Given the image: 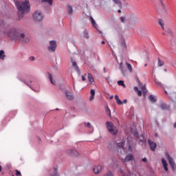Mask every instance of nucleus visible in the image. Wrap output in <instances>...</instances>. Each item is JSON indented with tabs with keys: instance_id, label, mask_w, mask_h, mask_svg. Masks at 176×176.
<instances>
[{
	"instance_id": "1",
	"label": "nucleus",
	"mask_w": 176,
	"mask_h": 176,
	"mask_svg": "<svg viewBox=\"0 0 176 176\" xmlns=\"http://www.w3.org/2000/svg\"><path fill=\"white\" fill-rule=\"evenodd\" d=\"M15 6H16V9L18 10L17 14L19 20H21V19L24 17V14H25V13H28V12L31 10V6L28 1H16L15 2Z\"/></svg>"
},
{
	"instance_id": "2",
	"label": "nucleus",
	"mask_w": 176,
	"mask_h": 176,
	"mask_svg": "<svg viewBox=\"0 0 176 176\" xmlns=\"http://www.w3.org/2000/svg\"><path fill=\"white\" fill-rule=\"evenodd\" d=\"M8 35L12 41H16V42H19V43H27V42H30V38H25L24 34H20V32L14 28L10 30Z\"/></svg>"
},
{
	"instance_id": "3",
	"label": "nucleus",
	"mask_w": 176,
	"mask_h": 176,
	"mask_svg": "<svg viewBox=\"0 0 176 176\" xmlns=\"http://www.w3.org/2000/svg\"><path fill=\"white\" fill-rule=\"evenodd\" d=\"M106 127L110 133L111 135H116L118 133H119V130L118 129V127L113 124L112 122H106Z\"/></svg>"
},
{
	"instance_id": "4",
	"label": "nucleus",
	"mask_w": 176,
	"mask_h": 176,
	"mask_svg": "<svg viewBox=\"0 0 176 176\" xmlns=\"http://www.w3.org/2000/svg\"><path fill=\"white\" fill-rule=\"evenodd\" d=\"M33 18L35 21H42L43 20V14H42V12L37 10L34 13Z\"/></svg>"
},
{
	"instance_id": "5",
	"label": "nucleus",
	"mask_w": 176,
	"mask_h": 176,
	"mask_svg": "<svg viewBox=\"0 0 176 176\" xmlns=\"http://www.w3.org/2000/svg\"><path fill=\"white\" fill-rule=\"evenodd\" d=\"M166 159L167 160H168V163L170 166V168H172V170H173V171H175L176 165H175V162H174V160L170 156V154L168 153H166Z\"/></svg>"
},
{
	"instance_id": "6",
	"label": "nucleus",
	"mask_w": 176,
	"mask_h": 176,
	"mask_svg": "<svg viewBox=\"0 0 176 176\" xmlns=\"http://www.w3.org/2000/svg\"><path fill=\"white\" fill-rule=\"evenodd\" d=\"M131 133H132V134H133L134 137H136V138L138 139V141H139L140 142H144V135H138V131L137 130H134L133 129H131Z\"/></svg>"
},
{
	"instance_id": "7",
	"label": "nucleus",
	"mask_w": 176,
	"mask_h": 176,
	"mask_svg": "<svg viewBox=\"0 0 176 176\" xmlns=\"http://www.w3.org/2000/svg\"><path fill=\"white\" fill-rule=\"evenodd\" d=\"M57 47V43L55 41H51L50 42V46L48 47L49 52H56V49Z\"/></svg>"
},
{
	"instance_id": "8",
	"label": "nucleus",
	"mask_w": 176,
	"mask_h": 176,
	"mask_svg": "<svg viewBox=\"0 0 176 176\" xmlns=\"http://www.w3.org/2000/svg\"><path fill=\"white\" fill-rule=\"evenodd\" d=\"M160 3V10L161 12H167V10L166 9V4L164 3V0H158Z\"/></svg>"
},
{
	"instance_id": "9",
	"label": "nucleus",
	"mask_w": 176,
	"mask_h": 176,
	"mask_svg": "<svg viewBox=\"0 0 176 176\" xmlns=\"http://www.w3.org/2000/svg\"><path fill=\"white\" fill-rule=\"evenodd\" d=\"M148 144L150 146L151 150L153 151V152H155V151L157 146V144L151 140H148Z\"/></svg>"
},
{
	"instance_id": "10",
	"label": "nucleus",
	"mask_w": 176,
	"mask_h": 176,
	"mask_svg": "<svg viewBox=\"0 0 176 176\" xmlns=\"http://www.w3.org/2000/svg\"><path fill=\"white\" fill-rule=\"evenodd\" d=\"M138 85L139 87H140L142 91L143 92L144 96L148 93V90H146V87L141 82V81L138 80Z\"/></svg>"
},
{
	"instance_id": "11",
	"label": "nucleus",
	"mask_w": 176,
	"mask_h": 176,
	"mask_svg": "<svg viewBox=\"0 0 176 176\" xmlns=\"http://www.w3.org/2000/svg\"><path fill=\"white\" fill-rule=\"evenodd\" d=\"M67 153L69 156H74L76 157H78V156H79V153H78V151H76L75 150H68L67 151Z\"/></svg>"
},
{
	"instance_id": "12",
	"label": "nucleus",
	"mask_w": 176,
	"mask_h": 176,
	"mask_svg": "<svg viewBox=\"0 0 176 176\" xmlns=\"http://www.w3.org/2000/svg\"><path fill=\"white\" fill-rule=\"evenodd\" d=\"M102 170V166L101 165H98L97 166H95L93 169V171L94 174H100Z\"/></svg>"
},
{
	"instance_id": "13",
	"label": "nucleus",
	"mask_w": 176,
	"mask_h": 176,
	"mask_svg": "<svg viewBox=\"0 0 176 176\" xmlns=\"http://www.w3.org/2000/svg\"><path fill=\"white\" fill-rule=\"evenodd\" d=\"M124 145H126V142L124 140H122L121 142L117 143L118 148L122 149V151H126V147H124Z\"/></svg>"
},
{
	"instance_id": "14",
	"label": "nucleus",
	"mask_w": 176,
	"mask_h": 176,
	"mask_svg": "<svg viewBox=\"0 0 176 176\" xmlns=\"http://www.w3.org/2000/svg\"><path fill=\"white\" fill-rule=\"evenodd\" d=\"M134 160V156H133V154L129 153L128 154L126 157L124 159V162H133Z\"/></svg>"
},
{
	"instance_id": "15",
	"label": "nucleus",
	"mask_w": 176,
	"mask_h": 176,
	"mask_svg": "<svg viewBox=\"0 0 176 176\" xmlns=\"http://www.w3.org/2000/svg\"><path fill=\"white\" fill-rule=\"evenodd\" d=\"M72 67H74L76 72L78 74H80V69H79V67H78V64L76 63V62L72 59Z\"/></svg>"
},
{
	"instance_id": "16",
	"label": "nucleus",
	"mask_w": 176,
	"mask_h": 176,
	"mask_svg": "<svg viewBox=\"0 0 176 176\" xmlns=\"http://www.w3.org/2000/svg\"><path fill=\"white\" fill-rule=\"evenodd\" d=\"M162 163L163 164V167H164V169L165 170V171H168V168L167 167L168 164L164 158L162 159Z\"/></svg>"
},
{
	"instance_id": "17",
	"label": "nucleus",
	"mask_w": 176,
	"mask_h": 176,
	"mask_svg": "<svg viewBox=\"0 0 176 176\" xmlns=\"http://www.w3.org/2000/svg\"><path fill=\"white\" fill-rule=\"evenodd\" d=\"M65 96L67 100H74V96H72V94L69 91H65Z\"/></svg>"
},
{
	"instance_id": "18",
	"label": "nucleus",
	"mask_w": 176,
	"mask_h": 176,
	"mask_svg": "<svg viewBox=\"0 0 176 176\" xmlns=\"http://www.w3.org/2000/svg\"><path fill=\"white\" fill-rule=\"evenodd\" d=\"M148 100L151 101V102H152L153 104L156 102V101H157V99L156 98V97H155V96L153 95H150L148 96Z\"/></svg>"
},
{
	"instance_id": "19",
	"label": "nucleus",
	"mask_w": 176,
	"mask_h": 176,
	"mask_svg": "<svg viewBox=\"0 0 176 176\" xmlns=\"http://www.w3.org/2000/svg\"><path fill=\"white\" fill-rule=\"evenodd\" d=\"M115 100H116V103L118 104V105H123V102L120 100V99L119 98V96L116 95Z\"/></svg>"
},
{
	"instance_id": "20",
	"label": "nucleus",
	"mask_w": 176,
	"mask_h": 176,
	"mask_svg": "<svg viewBox=\"0 0 176 176\" xmlns=\"http://www.w3.org/2000/svg\"><path fill=\"white\" fill-rule=\"evenodd\" d=\"M67 12L68 14L71 15L72 13H74V8H72V6L70 5L67 6Z\"/></svg>"
},
{
	"instance_id": "21",
	"label": "nucleus",
	"mask_w": 176,
	"mask_h": 176,
	"mask_svg": "<svg viewBox=\"0 0 176 176\" xmlns=\"http://www.w3.org/2000/svg\"><path fill=\"white\" fill-rule=\"evenodd\" d=\"M113 1L114 2V3H116V5H118V8H120V9H122V2L120 1V0H113Z\"/></svg>"
},
{
	"instance_id": "22",
	"label": "nucleus",
	"mask_w": 176,
	"mask_h": 176,
	"mask_svg": "<svg viewBox=\"0 0 176 176\" xmlns=\"http://www.w3.org/2000/svg\"><path fill=\"white\" fill-rule=\"evenodd\" d=\"M88 80L90 83H93V82H94V77H93V75L90 73L88 74Z\"/></svg>"
},
{
	"instance_id": "23",
	"label": "nucleus",
	"mask_w": 176,
	"mask_h": 176,
	"mask_svg": "<svg viewBox=\"0 0 176 176\" xmlns=\"http://www.w3.org/2000/svg\"><path fill=\"white\" fill-rule=\"evenodd\" d=\"M49 79L52 85H56V81L53 80V76L52 74L48 73Z\"/></svg>"
},
{
	"instance_id": "24",
	"label": "nucleus",
	"mask_w": 176,
	"mask_h": 176,
	"mask_svg": "<svg viewBox=\"0 0 176 176\" xmlns=\"http://www.w3.org/2000/svg\"><path fill=\"white\" fill-rule=\"evenodd\" d=\"M42 2H45V3H47L49 6H52L53 5V0H42Z\"/></svg>"
},
{
	"instance_id": "25",
	"label": "nucleus",
	"mask_w": 176,
	"mask_h": 176,
	"mask_svg": "<svg viewBox=\"0 0 176 176\" xmlns=\"http://www.w3.org/2000/svg\"><path fill=\"white\" fill-rule=\"evenodd\" d=\"M5 57V52L3 50H0V60H4Z\"/></svg>"
},
{
	"instance_id": "26",
	"label": "nucleus",
	"mask_w": 176,
	"mask_h": 176,
	"mask_svg": "<svg viewBox=\"0 0 176 176\" xmlns=\"http://www.w3.org/2000/svg\"><path fill=\"white\" fill-rule=\"evenodd\" d=\"M126 65L127 69H129V72H133V67H131V64L129 63H126Z\"/></svg>"
},
{
	"instance_id": "27",
	"label": "nucleus",
	"mask_w": 176,
	"mask_h": 176,
	"mask_svg": "<svg viewBox=\"0 0 176 176\" xmlns=\"http://www.w3.org/2000/svg\"><path fill=\"white\" fill-rule=\"evenodd\" d=\"M91 24H92L93 27H94V28H97V27H98L97 23H96V21H94L93 17H91Z\"/></svg>"
},
{
	"instance_id": "28",
	"label": "nucleus",
	"mask_w": 176,
	"mask_h": 176,
	"mask_svg": "<svg viewBox=\"0 0 176 176\" xmlns=\"http://www.w3.org/2000/svg\"><path fill=\"white\" fill-rule=\"evenodd\" d=\"M118 86H122V87H126V85H124V81L119 80L118 81Z\"/></svg>"
},
{
	"instance_id": "29",
	"label": "nucleus",
	"mask_w": 176,
	"mask_h": 176,
	"mask_svg": "<svg viewBox=\"0 0 176 176\" xmlns=\"http://www.w3.org/2000/svg\"><path fill=\"white\" fill-rule=\"evenodd\" d=\"M164 65V62L160 60V58H158V67H163Z\"/></svg>"
},
{
	"instance_id": "30",
	"label": "nucleus",
	"mask_w": 176,
	"mask_h": 176,
	"mask_svg": "<svg viewBox=\"0 0 176 176\" xmlns=\"http://www.w3.org/2000/svg\"><path fill=\"white\" fill-rule=\"evenodd\" d=\"M121 45H122V47H125V48L126 47V42L124 41V37H122L121 38Z\"/></svg>"
},
{
	"instance_id": "31",
	"label": "nucleus",
	"mask_w": 176,
	"mask_h": 176,
	"mask_svg": "<svg viewBox=\"0 0 176 176\" xmlns=\"http://www.w3.org/2000/svg\"><path fill=\"white\" fill-rule=\"evenodd\" d=\"M160 108H161V109H163V110L167 109V104H166V103H161Z\"/></svg>"
},
{
	"instance_id": "32",
	"label": "nucleus",
	"mask_w": 176,
	"mask_h": 176,
	"mask_svg": "<svg viewBox=\"0 0 176 176\" xmlns=\"http://www.w3.org/2000/svg\"><path fill=\"white\" fill-rule=\"evenodd\" d=\"M105 110H106V113L109 115V116H111V109L108 106H106Z\"/></svg>"
},
{
	"instance_id": "33",
	"label": "nucleus",
	"mask_w": 176,
	"mask_h": 176,
	"mask_svg": "<svg viewBox=\"0 0 176 176\" xmlns=\"http://www.w3.org/2000/svg\"><path fill=\"white\" fill-rule=\"evenodd\" d=\"M159 24H160V25H161L162 30H164V23H163V20L160 19Z\"/></svg>"
},
{
	"instance_id": "34",
	"label": "nucleus",
	"mask_w": 176,
	"mask_h": 176,
	"mask_svg": "<svg viewBox=\"0 0 176 176\" xmlns=\"http://www.w3.org/2000/svg\"><path fill=\"white\" fill-rule=\"evenodd\" d=\"M84 37L89 39V32L86 30L84 31Z\"/></svg>"
},
{
	"instance_id": "35",
	"label": "nucleus",
	"mask_w": 176,
	"mask_h": 176,
	"mask_svg": "<svg viewBox=\"0 0 176 176\" xmlns=\"http://www.w3.org/2000/svg\"><path fill=\"white\" fill-rule=\"evenodd\" d=\"M51 176H58V173H57V168H54V173L51 175Z\"/></svg>"
},
{
	"instance_id": "36",
	"label": "nucleus",
	"mask_w": 176,
	"mask_h": 176,
	"mask_svg": "<svg viewBox=\"0 0 176 176\" xmlns=\"http://www.w3.org/2000/svg\"><path fill=\"white\" fill-rule=\"evenodd\" d=\"M85 127H88V129H91V124L89 122L85 123Z\"/></svg>"
},
{
	"instance_id": "37",
	"label": "nucleus",
	"mask_w": 176,
	"mask_h": 176,
	"mask_svg": "<svg viewBox=\"0 0 176 176\" xmlns=\"http://www.w3.org/2000/svg\"><path fill=\"white\" fill-rule=\"evenodd\" d=\"M91 96H96V91L94 89H91L90 91Z\"/></svg>"
},
{
	"instance_id": "38",
	"label": "nucleus",
	"mask_w": 176,
	"mask_h": 176,
	"mask_svg": "<svg viewBox=\"0 0 176 176\" xmlns=\"http://www.w3.org/2000/svg\"><path fill=\"white\" fill-rule=\"evenodd\" d=\"M137 93H138V96H139V97H141V96H142V91L139 90L137 91Z\"/></svg>"
},
{
	"instance_id": "39",
	"label": "nucleus",
	"mask_w": 176,
	"mask_h": 176,
	"mask_svg": "<svg viewBox=\"0 0 176 176\" xmlns=\"http://www.w3.org/2000/svg\"><path fill=\"white\" fill-rule=\"evenodd\" d=\"M128 150L129 151V152L133 151V147L131 146V145H129Z\"/></svg>"
},
{
	"instance_id": "40",
	"label": "nucleus",
	"mask_w": 176,
	"mask_h": 176,
	"mask_svg": "<svg viewBox=\"0 0 176 176\" xmlns=\"http://www.w3.org/2000/svg\"><path fill=\"white\" fill-rule=\"evenodd\" d=\"M15 171H16V176H20V175H21V173H20V171H19V170H16Z\"/></svg>"
},
{
	"instance_id": "41",
	"label": "nucleus",
	"mask_w": 176,
	"mask_h": 176,
	"mask_svg": "<svg viewBox=\"0 0 176 176\" xmlns=\"http://www.w3.org/2000/svg\"><path fill=\"white\" fill-rule=\"evenodd\" d=\"M120 20L121 23H124V16H121L120 18Z\"/></svg>"
},
{
	"instance_id": "42",
	"label": "nucleus",
	"mask_w": 176,
	"mask_h": 176,
	"mask_svg": "<svg viewBox=\"0 0 176 176\" xmlns=\"http://www.w3.org/2000/svg\"><path fill=\"white\" fill-rule=\"evenodd\" d=\"M94 100V96L91 95V96L89 97V100L93 101Z\"/></svg>"
},
{
	"instance_id": "43",
	"label": "nucleus",
	"mask_w": 176,
	"mask_h": 176,
	"mask_svg": "<svg viewBox=\"0 0 176 176\" xmlns=\"http://www.w3.org/2000/svg\"><path fill=\"white\" fill-rule=\"evenodd\" d=\"M142 162H144V163H146L148 162V160L146 158H143L142 160Z\"/></svg>"
},
{
	"instance_id": "44",
	"label": "nucleus",
	"mask_w": 176,
	"mask_h": 176,
	"mask_svg": "<svg viewBox=\"0 0 176 176\" xmlns=\"http://www.w3.org/2000/svg\"><path fill=\"white\" fill-rule=\"evenodd\" d=\"M30 61H34V60H35V57L31 56V57L30 58Z\"/></svg>"
},
{
	"instance_id": "45",
	"label": "nucleus",
	"mask_w": 176,
	"mask_h": 176,
	"mask_svg": "<svg viewBox=\"0 0 176 176\" xmlns=\"http://www.w3.org/2000/svg\"><path fill=\"white\" fill-rule=\"evenodd\" d=\"M82 80L83 82H85V80H86V78H85L84 76H82Z\"/></svg>"
},
{
	"instance_id": "46",
	"label": "nucleus",
	"mask_w": 176,
	"mask_h": 176,
	"mask_svg": "<svg viewBox=\"0 0 176 176\" xmlns=\"http://www.w3.org/2000/svg\"><path fill=\"white\" fill-rule=\"evenodd\" d=\"M134 90H135V91H139L138 87H134Z\"/></svg>"
},
{
	"instance_id": "47",
	"label": "nucleus",
	"mask_w": 176,
	"mask_h": 176,
	"mask_svg": "<svg viewBox=\"0 0 176 176\" xmlns=\"http://www.w3.org/2000/svg\"><path fill=\"white\" fill-rule=\"evenodd\" d=\"M122 104H127V100H124L123 101H122Z\"/></svg>"
},
{
	"instance_id": "48",
	"label": "nucleus",
	"mask_w": 176,
	"mask_h": 176,
	"mask_svg": "<svg viewBox=\"0 0 176 176\" xmlns=\"http://www.w3.org/2000/svg\"><path fill=\"white\" fill-rule=\"evenodd\" d=\"M120 173H121V174H122V175H124V172H123V170H120Z\"/></svg>"
},
{
	"instance_id": "49",
	"label": "nucleus",
	"mask_w": 176,
	"mask_h": 176,
	"mask_svg": "<svg viewBox=\"0 0 176 176\" xmlns=\"http://www.w3.org/2000/svg\"><path fill=\"white\" fill-rule=\"evenodd\" d=\"M101 43H102V45H105V41H102L101 42Z\"/></svg>"
},
{
	"instance_id": "50",
	"label": "nucleus",
	"mask_w": 176,
	"mask_h": 176,
	"mask_svg": "<svg viewBox=\"0 0 176 176\" xmlns=\"http://www.w3.org/2000/svg\"><path fill=\"white\" fill-rule=\"evenodd\" d=\"M118 13H122V10H118Z\"/></svg>"
},
{
	"instance_id": "51",
	"label": "nucleus",
	"mask_w": 176,
	"mask_h": 176,
	"mask_svg": "<svg viewBox=\"0 0 176 176\" xmlns=\"http://www.w3.org/2000/svg\"><path fill=\"white\" fill-rule=\"evenodd\" d=\"M2 171V166L0 165V172Z\"/></svg>"
},
{
	"instance_id": "52",
	"label": "nucleus",
	"mask_w": 176,
	"mask_h": 176,
	"mask_svg": "<svg viewBox=\"0 0 176 176\" xmlns=\"http://www.w3.org/2000/svg\"><path fill=\"white\" fill-rule=\"evenodd\" d=\"M144 67H148V64L146 63V64L144 65Z\"/></svg>"
},
{
	"instance_id": "53",
	"label": "nucleus",
	"mask_w": 176,
	"mask_h": 176,
	"mask_svg": "<svg viewBox=\"0 0 176 176\" xmlns=\"http://www.w3.org/2000/svg\"><path fill=\"white\" fill-rule=\"evenodd\" d=\"M38 140L39 141H41V138H38Z\"/></svg>"
},
{
	"instance_id": "54",
	"label": "nucleus",
	"mask_w": 176,
	"mask_h": 176,
	"mask_svg": "<svg viewBox=\"0 0 176 176\" xmlns=\"http://www.w3.org/2000/svg\"><path fill=\"white\" fill-rule=\"evenodd\" d=\"M120 68L122 69V63H120Z\"/></svg>"
},
{
	"instance_id": "55",
	"label": "nucleus",
	"mask_w": 176,
	"mask_h": 176,
	"mask_svg": "<svg viewBox=\"0 0 176 176\" xmlns=\"http://www.w3.org/2000/svg\"><path fill=\"white\" fill-rule=\"evenodd\" d=\"M124 2H126V0H122Z\"/></svg>"
},
{
	"instance_id": "56",
	"label": "nucleus",
	"mask_w": 176,
	"mask_h": 176,
	"mask_svg": "<svg viewBox=\"0 0 176 176\" xmlns=\"http://www.w3.org/2000/svg\"><path fill=\"white\" fill-rule=\"evenodd\" d=\"M158 85H160V82H157Z\"/></svg>"
},
{
	"instance_id": "57",
	"label": "nucleus",
	"mask_w": 176,
	"mask_h": 176,
	"mask_svg": "<svg viewBox=\"0 0 176 176\" xmlns=\"http://www.w3.org/2000/svg\"><path fill=\"white\" fill-rule=\"evenodd\" d=\"M111 98H113V96H111Z\"/></svg>"
},
{
	"instance_id": "58",
	"label": "nucleus",
	"mask_w": 176,
	"mask_h": 176,
	"mask_svg": "<svg viewBox=\"0 0 176 176\" xmlns=\"http://www.w3.org/2000/svg\"><path fill=\"white\" fill-rule=\"evenodd\" d=\"M56 111H58V109H56Z\"/></svg>"
},
{
	"instance_id": "59",
	"label": "nucleus",
	"mask_w": 176,
	"mask_h": 176,
	"mask_svg": "<svg viewBox=\"0 0 176 176\" xmlns=\"http://www.w3.org/2000/svg\"><path fill=\"white\" fill-rule=\"evenodd\" d=\"M12 176H14V175H12Z\"/></svg>"
}]
</instances>
